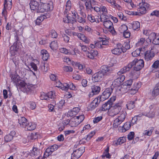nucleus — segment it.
Masks as SVG:
<instances>
[{
  "label": "nucleus",
  "mask_w": 159,
  "mask_h": 159,
  "mask_svg": "<svg viewBox=\"0 0 159 159\" xmlns=\"http://www.w3.org/2000/svg\"><path fill=\"white\" fill-rule=\"evenodd\" d=\"M121 109V104L118 103L111 106L108 111V114L111 116H114L118 114Z\"/></svg>",
  "instance_id": "f257e3e1"
},
{
  "label": "nucleus",
  "mask_w": 159,
  "mask_h": 159,
  "mask_svg": "<svg viewBox=\"0 0 159 159\" xmlns=\"http://www.w3.org/2000/svg\"><path fill=\"white\" fill-rule=\"evenodd\" d=\"M39 10H38L39 13H42L45 11H48L52 10L53 8L52 2L49 3H42L39 7Z\"/></svg>",
  "instance_id": "f03ea898"
},
{
  "label": "nucleus",
  "mask_w": 159,
  "mask_h": 159,
  "mask_svg": "<svg viewBox=\"0 0 159 159\" xmlns=\"http://www.w3.org/2000/svg\"><path fill=\"white\" fill-rule=\"evenodd\" d=\"M130 63L132 64V67L134 66V70L137 71L141 70L143 67L144 65L143 60L142 59L138 60L136 58H135L132 62H130Z\"/></svg>",
  "instance_id": "7ed1b4c3"
},
{
  "label": "nucleus",
  "mask_w": 159,
  "mask_h": 159,
  "mask_svg": "<svg viewBox=\"0 0 159 159\" xmlns=\"http://www.w3.org/2000/svg\"><path fill=\"white\" fill-rule=\"evenodd\" d=\"M21 43L18 42V40H16V42L14 43L13 45L11 46L10 48V52L12 56L15 55L18 52L19 49L20 48Z\"/></svg>",
  "instance_id": "20e7f679"
},
{
  "label": "nucleus",
  "mask_w": 159,
  "mask_h": 159,
  "mask_svg": "<svg viewBox=\"0 0 159 159\" xmlns=\"http://www.w3.org/2000/svg\"><path fill=\"white\" fill-rule=\"evenodd\" d=\"M101 21L103 22V25L106 28L108 29L113 34L115 35L116 34L115 31L113 26V23L109 20H106L102 21L101 18H100Z\"/></svg>",
  "instance_id": "39448f33"
},
{
  "label": "nucleus",
  "mask_w": 159,
  "mask_h": 159,
  "mask_svg": "<svg viewBox=\"0 0 159 159\" xmlns=\"http://www.w3.org/2000/svg\"><path fill=\"white\" fill-rule=\"evenodd\" d=\"M85 151V148L80 147L78 149L74 151L72 154L71 159H78L82 155Z\"/></svg>",
  "instance_id": "423d86ee"
},
{
  "label": "nucleus",
  "mask_w": 159,
  "mask_h": 159,
  "mask_svg": "<svg viewBox=\"0 0 159 159\" xmlns=\"http://www.w3.org/2000/svg\"><path fill=\"white\" fill-rule=\"evenodd\" d=\"M139 7L138 8V11L139 12L141 15L145 14L146 12V9L148 8L149 5L147 3L143 2L140 3L139 5Z\"/></svg>",
  "instance_id": "0eeeda50"
},
{
  "label": "nucleus",
  "mask_w": 159,
  "mask_h": 159,
  "mask_svg": "<svg viewBox=\"0 0 159 159\" xmlns=\"http://www.w3.org/2000/svg\"><path fill=\"white\" fill-rule=\"evenodd\" d=\"M12 7V0H5L4 3V7L2 14L5 16L7 13V9L10 10Z\"/></svg>",
  "instance_id": "6e6552de"
},
{
  "label": "nucleus",
  "mask_w": 159,
  "mask_h": 159,
  "mask_svg": "<svg viewBox=\"0 0 159 159\" xmlns=\"http://www.w3.org/2000/svg\"><path fill=\"white\" fill-rule=\"evenodd\" d=\"M100 71L104 75H109L113 72L112 68L109 66L107 65H103L101 66Z\"/></svg>",
  "instance_id": "1a4fd4ad"
},
{
  "label": "nucleus",
  "mask_w": 159,
  "mask_h": 159,
  "mask_svg": "<svg viewBox=\"0 0 159 159\" xmlns=\"http://www.w3.org/2000/svg\"><path fill=\"white\" fill-rule=\"evenodd\" d=\"M113 89L111 88H107L103 92L99 99L101 101L102 99H106L109 98L112 92Z\"/></svg>",
  "instance_id": "9d476101"
},
{
  "label": "nucleus",
  "mask_w": 159,
  "mask_h": 159,
  "mask_svg": "<svg viewBox=\"0 0 159 159\" xmlns=\"http://www.w3.org/2000/svg\"><path fill=\"white\" fill-rule=\"evenodd\" d=\"M125 79L124 75L120 76L113 82L112 84L114 87H119L121 85L122 83L124 81Z\"/></svg>",
  "instance_id": "9b49d317"
},
{
  "label": "nucleus",
  "mask_w": 159,
  "mask_h": 159,
  "mask_svg": "<svg viewBox=\"0 0 159 159\" xmlns=\"http://www.w3.org/2000/svg\"><path fill=\"white\" fill-rule=\"evenodd\" d=\"M104 75L100 71L95 73L92 76V80L95 82L101 81L103 79Z\"/></svg>",
  "instance_id": "f8f14e48"
},
{
  "label": "nucleus",
  "mask_w": 159,
  "mask_h": 159,
  "mask_svg": "<svg viewBox=\"0 0 159 159\" xmlns=\"http://www.w3.org/2000/svg\"><path fill=\"white\" fill-rule=\"evenodd\" d=\"M101 100L98 98H96L89 105L88 108L89 110H92L97 107L100 102Z\"/></svg>",
  "instance_id": "ddd939ff"
},
{
  "label": "nucleus",
  "mask_w": 159,
  "mask_h": 159,
  "mask_svg": "<svg viewBox=\"0 0 159 159\" xmlns=\"http://www.w3.org/2000/svg\"><path fill=\"white\" fill-rule=\"evenodd\" d=\"M29 5L31 10L35 11L37 13H39L38 11L39 10V5L38 2L34 0L31 1Z\"/></svg>",
  "instance_id": "4468645a"
},
{
  "label": "nucleus",
  "mask_w": 159,
  "mask_h": 159,
  "mask_svg": "<svg viewBox=\"0 0 159 159\" xmlns=\"http://www.w3.org/2000/svg\"><path fill=\"white\" fill-rule=\"evenodd\" d=\"M96 2L94 0H87L85 2V6L87 10L92 11L93 9V6L96 5Z\"/></svg>",
  "instance_id": "2eb2a0df"
},
{
  "label": "nucleus",
  "mask_w": 159,
  "mask_h": 159,
  "mask_svg": "<svg viewBox=\"0 0 159 159\" xmlns=\"http://www.w3.org/2000/svg\"><path fill=\"white\" fill-rule=\"evenodd\" d=\"M112 99H111V100H108L107 102L103 104L101 107L100 108V110L102 111H106L107 110H109L112 105Z\"/></svg>",
  "instance_id": "dca6fc26"
},
{
  "label": "nucleus",
  "mask_w": 159,
  "mask_h": 159,
  "mask_svg": "<svg viewBox=\"0 0 159 159\" xmlns=\"http://www.w3.org/2000/svg\"><path fill=\"white\" fill-rule=\"evenodd\" d=\"M92 92L89 94V96L90 97L94 95L98 94L100 91L101 88L99 86L95 85L91 87Z\"/></svg>",
  "instance_id": "f3484780"
},
{
  "label": "nucleus",
  "mask_w": 159,
  "mask_h": 159,
  "mask_svg": "<svg viewBox=\"0 0 159 159\" xmlns=\"http://www.w3.org/2000/svg\"><path fill=\"white\" fill-rule=\"evenodd\" d=\"M131 125V124L130 122H126L122 126H120L119 129L121 132H125L130 128Z\"/></svg>",
  "instance_id": "a211bd4d"
},
{
  "label": "nucleus",
  "mask_w": 159,
  "mask_h": 159,
  "mask_svg": "<svg viewBox=\"0 0 159 159\" xmlns=\"http://www.w3.org/2000/svg\"><path fill=\"white\" fill-rule=\"evenodd\" d=\"M42 153V151L40 149L36 147H33V151L31 152V156L33 157H40Z\"/></svg>",
  "instance_id": "6ab92c4d"
},
{
  "label": "nucleus",
  "mask_w": 159,
  "mask_h": 159,
  "mask_svg": "<svg viewBox=\"0 0 159 159\" xmlns=\"http://www.w3.org/2000/svg\"><path fill=\"white\" fill-rule=\"evenodd\" d=\"M117 47L112 50L111 52L112 53L114 54L119 55L122 52V50L121 49V44H117Z\"/></svg>",
  "instance_id": "aec40b11"
},
{
  "label": "nucleus",
  "mask_w": 159,
  "mask_h": 159,
  "mask_svg": "<svg viewBox=\"0 0 159 159\" xmlns=\"http://www.w3.org/2000/svg\"><path fill=\"white\" fill-rule=\"evenodd\" d=\"M155 55L154 53L151 51H147L145 54V59L147 61L152 59Z\"/></svg>",
  "instance_id": "412c9836"
},
{
  "label": "nucleus",
  "mask_w": 159,
  "mask_h": 159,
  "mask_svg": "<svg viewBox=\"0 0 159 159\" xmlns=\"http://www.w3.org/2000/svg\"><path fill=\"white\" fill-rule=\"evenodd\" d=\"M49 17L50 15L48 14L43 15V16H39L36 20L35 23L37 25H39L44 19L48 18Z\"/></svg>",
  "instance_id": "4be33fe9"
},
{
  "label": "nucleus",
  "mask_w": 159,
  "mask_h": 159,
  "mask_svg": "<svg viewBox=\"0 0 159 159\" xmlns=\"http://www.w3.org/2000/svg\"><path fill=\"white\" fill-rule=\"evenodd\" d=\"M140 87V85L138 83H134L132 88L130 89L129 92L131 94H134Z\"/></svg>",
  "instance_id": "5701e85b"
},
{
  "label": "nucleus",
  "mask_w": 159,
  "mask_h": 159,
  "mask_svg": "<svg viewBox=\"0 0 159 159\" xmlns=\"http://www.w3.org/2000/svg\"><path fill=\"white\" fill-rule=\"evenodd\" d=\"M18 123L22 127H26L28 124L27 119L24 117H22L18 120Z\"/></svg>",
  "instance_id": "b1692460"
},
{
  "label": "nucleus",
  "mask_w": 159,
  "mask_h": 159,
  "mask_svg": "<svg viewBox=\"0 0 159 159\" xmlns=\"http://www.w3.org/2000/svg\"><path fill=\"white\" fill-rule=\"evenodd\" d=\"M98 54V52L97 51L91 50L90 52L89 51L87 55L89 58L91 59H93L94 57L97 56Z\"/></svg>",
  "instance_id": "393cba45"
},
{
  "label": "nucleus",
  "mask_w": 159,
  "mask_h": 159,
  "mask_svg": "<svg viewBox=\"0 0 159 159\" xmlns=\"http://www.w3.org/2000/svg\"><path fill=\"white\" fill-rule=\"evenodd\" d=\"M57 84H59L58 85H56V87H61V89L65 91L67 90L68 89V84L66 83H64L62 84L59 81H58Z\"/></svg>",
  "instance_id": "a878e982"
},
{
  "label": "nucleus",
  "mask_w": 159,
  "mask_h": 159,
  "mask_svg": "<svg viewBox=\"0 0 159 159\" xmlns=\"http://www.w3.org/2000/svg\"><path fill=\"white\" fill-rule=\"evenodd\" d=\"M41 54L42 57V59L43 60L46 61L49 57V54L46 50H42L41 52Z\"/></svg>",
  "instance_id": "bb28decb"
},
{
  "label": "nucleus",
  "mask_w": 159,
  "mask_h": 159,
  "mask_svg": "<svg viewBox=\"0 0 159 159\" xmlns=\"http://www.w3.org/2000/svg\"><path fill=\"white\" fill-rule=\"evenodd\" d=\"M132 64L130 62L127 66L124 67L120 70L124 73H125L127 71H129L130 70V69L132 67Z\"/></svg>",
  "instance_id": "cd10ccee"
},
{
  "label": "nucleus",
  "mask_w": 159,
  "mask_h": 159,
  "mask_svg": "<svg viewBox=\"0 0 159 159\" xmlns=\"http://www.w3.org/2000/svg\"><path fill=\"white\" fill-rule=\"evenodd\" d=\"M36 127V125L34 124H32V123H28L26 127L27 130L30 131H32L34 130Z\"/></svg>",
  "instance_id": "c85d7f7f"
},
{
  "label": "nucleus",
  "mask_w": 159,
  "mask_h": 159,
  "mask_svg": "<svg viewBox=\"0 0 159 159\" xmlns=\"http://www.w3.org/2000/svg\"><path fill=\"white\" fill-rule=\"evenodd\" d=\"M132 26L134 30H138L140 27V23L138 21H134L132 24Z\"/></svg>",
  "instance_id": "c756f323"
},
{
  "label": "nucleus",
  "mask_w": 159,
  "mask_h": 159,
  "mask_svg": "<svg viewBox=\"0 0 159 159\" xmlns=\"http://www.w3.org/2000/svg\"><path fill=\"white\" fill-rule=\"evenodd\" d=\"M122 122L120 120H119L118 118H116L114 120L113 127L114 128H117L118 127V125Z\"/></svg>",
  "instance_id": "7c9ffc66"
},
{
  "label": "nucleus",
  "mask_w": 159,
  "mask_h": 159,
  "mask_svg": "<svg viewBox=\"0 0 159 159\" xmlns=\"http://www.w3.org/2000/svg\"><path fill=\"white\" fill-rule=\"evenodd\" d=\"M152 42V43L156 45L155 48H156L157 46L159 47L158 51H159V36H157Z\"/></svg>",
  "instance_id": "2f4dec72"
},
{
  "label": "nucleus",
  "mask_w": 159,
  "mask_h": 159,
  "mask_svg": "<svg viewBox=\"0 0 159 159\" xmlns=\"http://www.w3.org/2000/svg\"><path fill=\"white\" fill-rule=\"evenodd\" d=\"M52 153L51 151V150L50 149V148L48 147L46 149L44 153L43 157L44 158H46L51 154Z\"/></svg>",
  "instance_id": "473e14b6"
},
{
  "label": "nucleus",
  "mask_w": 159,
  "mask_h": 159,
  "mask_svg": "<svg viewBox=\"0 0 159 159\" xmlns=\"http://www.w3.org/2000/svg\"><path fill=\"white\" fill-rule=\"evenodd\" d=\"M134 101H130L126 104L127 107L128 109L131 110L133 109L134 107Z\"/></svg>",
  "instance_id": "72a5a7b5"
},
{
  "label": "nucleus",
  "mask_w": 159,
  "mask_h": 159,
  "mask_svg": "<svg viewBox=\"0 0 159 159\" xmlns=\"http://www.w3.org/2000/svg\"><path fill=\"white\" fill-rule=\"evenodd\" d=\"M23 30V28L20 27L19 29V30H18L16 31V36L15 35L16 40H18L19 38L18 36L22 35Z\"/></svg>",
  "instance_id": "f704fd0d"
},
{
  "label": "nucleus",
  "mask_w": 159,
  "mask_h": 159,
  "mask_svg": "<svg viewBox=\"0 0 159 159\" xmlns=\"http://www.w3.org/2000/svg\"><path fill=\"white\" fill-rule=\"evenodd\" d=\"M126 141V138L123 137H120L118 139L116 144L120 145L125 142Z\"/></svg>",
  "instance_id": "c9c22d12"
},
{
  "label": "nucleus",
  "mask_w": 159,
  "mask_h": 159,
  "mask_svg": "<svg viewBox=\"0 0 159 159\" xmlns=\"http://www.w3.org/2000/svg\"><path fill=\"white\" fill-rule=\"evenodd\" d=\"M126 114L127 113L126 112L123 111L117 118L123 122L125 119Z\"/></svg>",
  "instance_id": "e433bc0d"
},
{
  "label": "nucleus",
  "mask_w": 159,
  "mask_h": 159,
  "mask_svg": "<svg viewBox=\"0 0 159 159\" xmlns=\"http://www.w3.org/2000/svg\"><path fill=\"white\" fill-rule=\"evenodd\" d=\"M60 51L61 52L64 53L65 54H70L71 53L68 51V50L65 48H62L60 49ZM71 54L73 55H75V52L74 51H73L72 53H71Z\"/></svg>",
  "instance_id": "4c0bfd02"
},
{
  "label": "nucleus",
  "mask_w": 159,
  "mask_h": 159,
  "mask_svg": "<svg viewBox=\"0 0 159 159\" xmlns=\"http://www.w3.org/2000/svg\"><path fill=\"white\" fill-rule=\"evenodd\" d=\"M142 49L141 48L137 49L132 52V56L134 57H136L139 55L140 53L141 50Z\"/></svg>",
  "instance_id": "58836bf2"
},
{
  "label": "nucleus",
  "mask_w": 159,
  "mask_h": 159,
  "mask_svg": "<svg viewBox=\"0 0 159 159\" xmlns=\"http://www.w3.org/2000/svg\"><path fill=\"white\" fill-rule=\"evenodd\" d=\"M49 36L51 38H56L57 37V34L54 30H52L49 33Z\"/></svg>",
  "instance_id": "ea45409f"
},
{
  "label": "nucleus",
  "mask_w": 159,
  "mask_h": 159,
  "mask_svg": "<svg viewBox=\"0 0 159 159\" xmlns=\"http://www.w3.org/2000/svg\"><path fill=\"white\" fill-rule=\"evenodd\" d=\"M159 94V89L158 88L155 87L152 92V95L154 96H156Z\"/></svg>",
  "instance_id": "a19ab883"
},
{
  "label": "nucleus",
  "mask_w": 159,
  "mask_h": 159,
  "mask_svg": "<svg viewBox=\"0 0 159 159\" xmlns=\"http://www.w3.org/2000/svg\"><path fill=\"white\" fill-rule=\"evenodd\" d=\"M18 76L17 75L14 74L11 75L10 77L12 81H13L14 82H18Z\"/></svg>",
  "instance_id": "79ce46f5"
},
{
  "label": "nucleus",
  "mask_w": 159,
  "mask_h": 159,
  "mask_svg": "<svg viewBox=\"0 0 159 159\" xmlns=\"http://www.w3.org/2000/svg\"><path fill=\"white\" fill-rule=\"evenodd\" d=\"M102 11L103 12V14L105 16V19L107 20V17L108 16L107 15V8L103 6L102 8Z\"/></svg>",
  "instance_id": "37998d69"
},
{
  "label": "nucleus",
  "mask_w": 159,
  "mask_h": 159,
  "mask_svg": "<svg viewBox=\"0 0 159 159\" xmlns=\"http://www.w3.org/2000/svg\"><path fill=\"white\" fill-rule=\"evenodd\" d=\"M127 26L125 25H121L119 28V30L121 33H123L126 31L127 30Z\"/></svg>",
  "instance_id": "c03bdc74"
},
{
  "label": "nucleus",
  "mask_w": 159,
  "mask_h": 159,
  "mask_svg": "<svg viewBox=\"0 0 159 159\" xmlns=\"http://www.w3.org/2000/svg\"><path fill=\"white\" fill-rule=\"evenodd\" d=\"M145 41V39L144 38H141L138 41V42L136 43V45L137 47H139L142 45Z\"/></svg>",
  "instance_id": "a18cd8bd"
},
{
  "label": "nucleus",
  "mask_w": 159,
  "mask_h": 159,
  "mask_svg": "<svg viewBox=\"0 0 159 159\" xmlns=\"http://www.w3.org/2000/svg\"><path fill=\"white\" fill-rule=\"evenodd\" d=\"M50 47L52 49L54 50L57 47V42L53 41L50 44Z\"/></svg>",
  "instance_id": "49530a36"
},
{
  "label": "nucleus",
  "mask_w": 159,
  "mask_h": 159,
  "mask_svg": "<svg viewBox=\"0 0 159 159\" xmlns=\"http://www.w3.org/2000/svg\"><path fill=\"white\" fill-rule=\"evenodd\" d=\"M157 36L155 33H152L149 34L148 38L149 39L150 41L151 42L153 41Z\"/></svg>",
  "instance_id": "de8ad7c7"
},
{
  "label": "nucleus",
  "mask_w": 159,
  "mask_h": 159,
  "mask_svg": "<svg viewBox=\"0 0 159 159\" xmlns=\"http://www.w3.org/2000/svg\"><path fill=\"white\" fill-rule=\"evenodd\" d=\"M13 138L11 135L9 134L7 135L4 137L5 141L6 142H10L12 139Z\"/></svg>",
  "instance_id": "09e8293b"
},
{
  "label": "nucleus",
  "mask_w": 159,
  "mask_h": 159,
  "mask_svg": "<svg viewBox=\"0 0 159 159\" xmlns=\"http://www.w3.org/2000/svg\"><path fill=\"white\" fill-rule=\"evenodd\" d=\"M63 70L66 72H72L73 68L70 66H65L63 67Z\"/></svg>",
  "instance_id": "8fccbe9b"
},
{
  "label": "nucleus",
  "mask_w": 159,
  "mask_h": 159,
  "mask_svg": "<svg viewBox=\"0 0 159 159\" xmlns=\"http://www.w3.org/2000/svg\"><path fill=\"white\" fill-rule=\"evenodd\" d=\"M47 94L48 97V100L50 98H54L56 96V95L54 94V93L53 94L52 91L49 92Z\"/></svg>",
  "instance_id": "3c124183"
},
{
  "label": "nucleus",
  "mask_w": 159,
  "mask_h": 159,
  "mask_svg": "<svg viewBox=\"0 0 159 159\" xmlns=\"http://www.w3.org/2000/svg\"><path fill=\"white\" fill-rule=\"evenodd\" d=\"M70 17L68 16L65 17L63 18V21L66 23H70L71 22V20L70 19Z\"/></svg>",
  "instance_id": "603ef678"
},
{
  "label": "nucleus",
  "mask_w": 159,
  "mask_h": 159,
  "mask_svg": "<svg viewBox=\"0 0 159 159\" xmlns=\"http://www.w3.org/2000/svg\"><path fill=\"white\" fill-rule=\"evenodd\" d=\"M15 65L16 66L19 63V59L18 57H13L12 59Z\"/></svg>",
  "instance_id": "864d4df0"
},
{
  "label": "nucleus",
  "mask_w": 159,
  "mask_h": 159,
  "mask_svg": "<svg viewBox=\"0 0 159 159\" xmlns=\"http://www.w3.org/2000/svg\"><path fill=\"white\" fill-rule=\"evenodd\" d=\"M19 84L22 89L26 88V87H28V85L23 81L20 82Z\"/></svg>",
  "instance_id": "5fc2aeb1"
},
{
  "label": "nucleus",
  "mask_w": 159,
  "mask_h": 159,
  "mask_svg": "<svg viewBox=\"0 0 159 159\" xmlns=\"http://www.w3.org/2000/svg\"><path fill=\"white\" fill-rule=\"evenodd\" d=\"M66 10H70L71 7V3L70 0H68L66 5Z\"/></svg>",
  "instance_id": "6e6d98bb"
},
{
  "label": "nucleus",
  "mask_w": 159,
  "mask_h": 159,
  "mask_svg": "<svg viewBox=\"0 0 159 159\" xmlns=\"http://www.w3.org/2000/svg\"><path fill=\"white\" fill-rule=\"evenodd\" d=\"M134 133L133 132H130L128 135V139L129 140H132L134 137Z\"/></svg>",
  "instance_id": "4d7b16f0"
},
{
  "label": "nucleus",
  "mask_w": 159,
  "mask_h": 159,
  "mask_svg": "<svg viewBox=\"0 0 159 159\" xmlns=\"http://www.w3.org/2000/svg\"><path fill=\"white\" fill-rule=\"evenodd\" d=\"M88 19L91 22L93 23L95 21V18L92 15H88Z\"/></svg>",
  "instance_id": "13d9d810"
},
{
  "label": "nucleus",
  "mask_w": 159,
  "mask_h": 159,
  "mask_svg": "<svg viewBox=\"0 0 159 159\" xmlns=\"http://www.w3.org/2000/svg\"><path fill=\"white\" fill-rule=\"evenodd\" d=\"M62 37L63 38L64 41L66 43H68L70 40V37L69 36L65 34L62 35Z\"/></svg>",
  "instance_id": "bf43d9fd"
},
{
  "label": "nucleus",
  "mask_w": 159,
  "mask_h": 159,
  "mask_svg": "<svg viewBox=\"0 0 159 159\" xmlns=\"http://www.w3.org/2000/svg\"><path fill=\"white\" fill-rule=\"evenodd\" d=\"M30 137V139L32 140L36 139L38 137L37 133L34 132L31 133Z\"/></svg>",
  "instance_id": "052dcab7"
},
{
  "label": "nucleus",
  "mask_w": 159,
  "mask_h": 159,
  "mask_svg": "<svg viewBox=\"0 0 159 159\" xmlns=\"http://www.w3.org/2000/svg\"><path fill=\"white\" fill-rule=\"evenodd\" d=\"M77 20L79 22L82 23V24H84L85 22V20L84 18H82V17H80L78 16V17L77 18Z\"/></svg>",
  "instance_id": "680f3d73"
},
{
  "label": "nucleus",
  "mask_w": 159,
  "mask_h": 159,
  "mask_svg": "<svg viewBox=\"0 0 159 159\" xmlns=\"http://www.w3.org/2000/svg\"><path fill=\"white\" fill-rule=\"evenodd\" d=\"M30 66L34 71H36V73H37L38 69L36 64L34 62H31L30 63Z\"/></svg>",
  "instance_id": "e2e57ef3"
},
{
  "label": "nucleus",
  "mask_w": 159,
  "mask_h": 159,
  "mask_svg": "<svg viewBox=\"0 0 159 159\" xmlns=\"http://www.w3.org/2000/svg\"><path fill=\"white\" fill-rule=\"evenodd\" d=\"M159 66V61H156L153 64L152 67L155 68H157Z\"/></svg>",
  "instance_id": "0e129e2a"
},
{
  "label": "nucleus",
  "mask_w": 159,
  "mask_h": 159,
  "mask_svg": "<svg viewBox=\"0 0 159 159\" xmlns=\"http://www.w3.org/2000/svg\"><path fill=\"white\" fill-rule=\"evenodd\" d=\"M102 119V116H98L97 117L95 118L93 120V122L94 123H97L99 121L101 120Z\"/></svg>",
  "instance_id": "69168bd1"
},
{
  "label": "nucleus",
  "mask_w": 159,
  "mask_h": 159,
  "mask_svg": "<svg viewBox=\"0 0 159 159\" xmlns=\"http://www.w3.org/2000/svg\"><path fill=\"white\" fill-rule=\"evenodd\" d=\"M123 33L124 36L125 38H128L130 36V33L127 30L124 32Z\"/></svg>",
  "instance_id": "338daca9"
},
{
  "label": "nucleus",
  "mask_w": 159,
  "mask_h": 159,
  "mask_svg": "<svg viewBox=\"0 0 159 159\" xmlns=\"http://www.w3.org/2000/svg\"><path fill=\"white\" fill-rule=\"evenodd\" d=\"M95 132L93 131L87 135V137L86 138L89 140L92 138V137L95 134Z\"/></svg>",
  "instance_id": "774afa93"
}]
</instances>
